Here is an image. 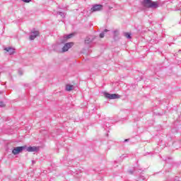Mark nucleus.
Masks as SVG:
<instances>
[{
  "label": "nucleus",
  "instance_id": "1",
  "mask_svg": "<svg viewBox=\"0 0 181 181\" xmlns=\"http://www.w3.org/2000/svg\"><path fill=\"white\" fill-rule=\"evenodd\" d=\"M143 6L156 9V8H159V3L158 1H152V0H144L143 1Z\"/></svg>",
  "mask_w": 181,
  "mask_h": 181
},
{
  "label": "nucleus",
  "instance_id": "2",
  "mask_svg": "<svg viewBox=\"0 0 181 181\" xmlns=\"http://www.w3.org/2000/svg\"><path fill=\"white\" fill-rule=\"evenodd\" d=\"M105 97L108 98L109 100H117L118 98H121V95L116 94V93H105Z\"/></svg>",
  "mask_w": 181,
  "mask_h": 181
},
{
  "label": "nucleus",
  "instance_id": "3",
  "mask_svg": "<svg viewBox=\"0 0 181 181\" xmlns=\"http://www.w3.org/2000/svg\"><path fill=\"white\" fill-rule=\"evenodd\" d=\"M24 149H26V146L16 147L13 149L12 153L13 155H18V153H21V152H22V151H24Z\"/></svg>",
  "mask_w": 181,
  "mask_h": 181
},
{
  "label": "nucleus",
  "instance_id": "4",
  "mask_svg": "<svg viewBox=\"0 0 181 181\" xmlns=\"http://www.w3.org/2000/svg\"><path fill=\"white\" fill-rule=\"evenodd\" d=\"M74 45V43H73V42L66 43L64 45V46L62 47V52H68L69 49H71V47H73Z\"/></svg>",
  "mask_w": 181,
  "mask_h": 181
},
{
  "label": "nucleus",
  "instance_id": "5",
  "mask_svg": "<svg viewBox=\"0 0 181 181\" xmlns=\"http://www.w3.org/2000/svg\"><path fill=\"white\" fill-rule=\"evenodd\" d=\"M98 11H103V5L95 4L91 8L92 12H98Z\"/></svg>",
  "mask_w": 181,
  "mask_h": 181
},
{
  "label": "nucleus",
  "instance_id": "6",
  "mask_svg": "<svg viewBox=\"0 0 181 181\" xmlns=\"http://www.w3.org/2000/svg\"><path fill=\"white\" fill-rule=\"evenodd\" d=\"M40 33L37 30H33L31 35H30V40H35L37 36H39Z\"/></svg>",
  "mask_w": 181,
  "mask_h": 181
},
{
  "label": "nucleus",
  "instance_id": "7",
  "mask_svg": "<svg viewBox=\"0 0 181 181\" xmlns=\"http://www.w3.org/2000/svg\"><path fill=\"white\" fill-rule=\"evenodd\" d=\"M74 36V34H69L67 35H64L63 39L61 40V43H65V42H67L68 39H71Z\"/></svg>",
  "mask_w": 181,
  "mask_h": 181
},
{
  "label": "nucleus",
  "instance_id": "8",
  "mask_svg": "<svg viewBox=\"0 0 181 181\" xmlns=\"http://www.w3.org/2000/svg\"><path fill=\"white\" fill-rule=\"evenodd\" d=\"M4 50L8 53V54L12 55L13 53H15V49L13 47H6L4 48Z\"/></svg>",
  "mask_w": 181,
  "mask_h": 181
},
{
  "label": "nucleus",
  "instance_id": "9",
  "mask_svg": "<svg viewBox=\"0 0 181 181\" xmlns=\"http://www.w3.org/2000/svg\"><path fill=\"white\" fill-rule=\"evenodd\" d=\"M25 149L28 152H37V147H36V146H29L27 148H25Z\"/></svg>",
  "mask_w": 181,
  "mask_h": 181
},
{
  "label": "nucleus",
  "instance_id": "10",
  "mask_svg": "<svg viewBox=\"0 0 181 181\" xmlns=\"http://www.w3.org/2000/svg\"><path fill=\"white\" fill-rule=\"evenodd\" d=\"M93 40H94V37L93 36H89L87 37L85 40V43H91V42H93Z\"/></svg>",
  "mask_w": 181,
  "mask_h": 181
},
{
  "label": "nucleus",
  "instance_id": "11",
  "mask_svg": "<svg viewBox=\"0 0 181 181\" xmlns=\"http://www.w3.org/2000/svg\"><path fill=\"white\" fill-rule=\"evenodd\" d=\"M74 89V86L73 85H66V91H72Z\"/></svg>",
  "mask_w": 181,
  "mask_h": 181
},
{
  "label": "nucleus",
  "instance_id": "12",
  "mask_svg": "<svg viewBox=\"0 0 181 181\" xmlns=\"http://www.w3.org/2000/svg\"><path fill=\"white\" fill-rule=\"evenodd\" d=\"M124 36H125V37H127V39H131L132 38L131 33H124Z\"/></svg>",
  "mask_w": 181,
  "mask_h": 181
},
{
  "label": "nucleus",
  "instance_id": "13",
  "mask_svg": "<svg viewBox=\"0 0 181 181\" xmlns=\"http://www.w3.org/2000/svg\"><path fill=\"white\" fill-rule=\"evenodd\" d=\"M58 15H60V16H62V18H64V13H63V12H58Z\"/></svg>",
  "mask_w": 181,
  "mask_h": 181
},
{
  "label": "nucleus",
  "instance_id": "14",
  "mask_svg": "<svg viewBox=\"0 0 181 181\" xmlns=\"http://www.w3.org/2000/svg\"><path fill=\"white\" fill-rule=\"evenodd\" d=\"M23 2H25V4H29V2H31L32 0H22Z\"/></svg>",
  "mask_w": 181,
  "mask_h": 181
},
{
  "label": "nucleus",
  "instance_id": "15",
  "mask_svg": "<svg viewBox=\"0 0 181 181\" xmlns=\"http://www.w3.org/2000/svg\"><path fill=\"white\" fill-rule=\"evenodd\" d=\"M18 74H19L20 76H22V74H23V71H22V69H19V70H18Z\"/></svg>",
  "mask_w": 181,
  "mask_h": 181
},
{
  "label": "nucleus",
  "instance_id": "16",
  "mask_svg": "<svg viewBox=\"0 0 181 181\" xmlns=\"http://www.w3.org/2000/svg\"><path fill=\"white\" fill-rule=\"evenodd\" d=\"M104 36H105L104 33H100V37L103 38V37H104Z\"/></svg>",
  "mask_w": 181,
  "mask_h": 181
},
{
  "label": "nucleus",
  "instance_id": "17",
  "mask_svg": "<svg viewBox=\"0 0 181 181\" xmlns=\"http://www.w3.org/2000/svg\"><path fill=\"white\" fill-rule=\"evenodd\" d=\"M113 33H114L115 35H118V30H115V31L113 32Z\"/></svg>",
  "mask_w": 181,
  "mask_h": 181
},
{
  "label": "nucleus",
  "instance_id": "18",
  "mask_svg": "<svg viewBox=\"0 0 181 181\" xmlns=\"http://www.w3.org/2000/svg\"><path fill=\"white\" fill-rule=\"evenodd\" d=\"M4 103H2V102H0V107H4Z\"/></svg>",
  "mask_w": 181,
  "mask_h": 181
},
{
  "label": "nucleus",
  "instance_id": "19",
  "mask_svg": "<svg viewBox=\"0 0 181 181\" xmlns=\"http://www.w3.org/2000/svg\"><path fill=\"white\" fill-rule=\"evenodd\" d=\"M129 173H130V175H132V173H134V171L129 170Z\"/></svg>",
  "mask_w": 181,
  "mask_h": 181
},
{
  "label": "nucleus",
  "instance_id": "20",
  "mask_svg": "<svg viewBox=\"0 0 181 181\" xmlns=\"http://www.w3.org/2000/svg\"><path fill=\"white\" fill-rule=\"evenodd\" d=\"M32 163H33V165H35V163H36V161L33 160Z\"/></svg>",
  "mask_w": 181,
  "mask_h": 181
},
{
  "label": "nucleus",
  "instance_id": "21",
  "mask_svg": "<svg viewBox=\"0 0 181 181\" xmlns=\"http://www.w3.org/2000/svg\"><path fill=\"white\" fill-rule=\"evenodd\" d=\"M128 141H129V139H127L124 141V142H128Z\"/></svg>",
  "mask_w": 181,
  "mask_h": 181
},
{
  "label": "nucleus",
  "instance_id": "22",
  "mask_svg": "<svg viewBox=\"0 0 181 181\" xmlns=\"http://www.w3.org/2000/svg\"><path fill=\"white\" fill-rule=\"evenodd\" d=\"M104 32H105V33H107V32H108V30L105 29V30H104Z\"/></svg>",
  "mask_w": 181,
  "mask_h": 181
}]
</instances>
